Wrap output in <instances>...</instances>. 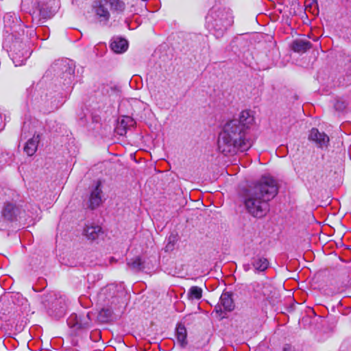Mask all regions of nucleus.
Wrapping results in <instances>:
<instances>
[{"label": "nucleus", "mask_w": 351, "mask_h": 351, "mask_svg": "<svg viewBox=\"0 0 351 351\" xmlns=\"http://www.w3.org/2000/svg\"><path fill=\"white\" fill-rule=\"evenodd\" d=\"M257 137V132H247L236 125V122L230 121L219 136L218 149L225 156L238 151L245 152L252 147Z\"/></svg>", "instance_id": "nucleus-1"}, {"label": "nucleus", "mask_w": 351, "mask_h": 351, "mask_svg": "<svg viewBox=\"0 0 351 351\" xmlns=\"http://www.w3.org/2000/svg\"><path fill=\"white\" fill-rule=\"evenodd\" d=\"M244 205L247 212L255 217H263L269 211L268 201L263 198L251 187L244 194Z\"/></svg>", "instance_id": "nucleus-2"}, {"label": "nucleus", "mask_w": 351, "mask_h": 351, "mask_svg": "<svg viewBox=\"0 0 351 351\" xmlns=\"http://www.w3.org/2000/svg\"><path fill=\"white\" fill-rule=\"evenodd\" d=\"M251 188L268 202L272 199L278 192L276 180L270 176H263Z\"/></svg>", "instance_id": "nucleus-3"}, {"label": "nucleus", "mask_w": 351, "mask_h": 351, "mask_svg": "<svg viewBox=\"0 0 351 351\" xmlns=\"http://www.w3.org/2000/svg\"><path fill=\"white\" fill-rule=\"evenodd\" d=\"M110 3L111 1H94L91 12L95 14L99 22L107 23L109 21Z\"/></svg>", "instance_id": "nucleus-4"}, {"label": "nucleus", "mask_w": 351, "mask_h": 351, "mask_svg": "<svg viewBox=\"0 0 351 351\" xmlns=\"http://www.w3.org/2000/svg\"><path fill=\"white\" fill-rule=\"evenodd\" d=\"M232 122H236V125L242 128L247 132H256L252 128V125L254 122V117L250 110H243L240 112L239 119L231 120Z\"/></svg>", "instance_id": "nucleus-5"}, {"label": "nucleus", "mask_w": 351, "mask_h": 351, "mask_svg": "<svg viewBox=\"0 0 351 351\" xmlns=\"http://www.w3.org/2000/svg\"><path fill=\"white\" fill-rule=\"evenodd\" d=\"M308 139L315 143L319 147H327L329 137L324 132H320L317 128H313L309 133Z\"/></svg>", "instance_id": "nucleus-6"}, {"label": "nucleus", "mask_w": 351, "mask_h": 351, "mask_svg": "<svg viewBox=\"0 0 351 351\" xmlns=\"http://www.w3.org/2000/svg\"><path fill=\"white\" fill-rule=\"evenodd\" d=\"M289 5H286L287 7L290 6L293 8V14H296L302 10L303 7H305V10L309 12H312L313 14H319V5L318 1H309V4H306V1H304V5H300V1H288Z\"/></svg>", "instance_id": "nucleus-7"}, {"label": "nucleus", "mask_w": 351, "mask_h": 351, "mask_svg": "<svg viewBox=\"0 0 351 351\" xmlns=\"http://www.w3.org/2000/svg\"><path fill=\"white\" fill-rule=\"evenodd\" d=\"M101 182L98 181L94 190L91 192L89 198V207L91 209H95L98 207L101 202Z\"/></svg>", "instance_id": "nucleus-8"}, {"label": "nucleus", "mask_w": 351, "mask_h": 351, "mask_svg": "<svg viewBox=\"0 0 351 351\" xmlns=\"http://www.w3.org/2000/svg\"><path fill=\"white\" fill-rule=\"evenodd\" d=\"M233 294L230 291H223L219 299L220 304L223 307L226 311H232L235 305L232 298Z\"/></svg>", "instance_id": "nucleus-9"}, {"label": "nucleus", "mask_w": 351, "mask_h": 351, "mask_svg": "<svg viewBox=\"0 0 351 351\" xmlns=\"http://www.w3.org/2000/svg\"><path fill=\"white\" fill-rule=\"evenodd\" d=\"M313 47L312 43L306 40L296 39L291 44V49L296 53H304Z\"/></svg>", "instance_id": "nucleus-10"}, {"label": "nucleus", "mask_w": 351, "mask_h": 351, "mask_svg": "<svg viewBox=\"0 0 351 351\" xmlns=\"http://www.w3.org/2000/svg\"><path fill=\"white\" fill-rule=\"evenodd\" d=\"M177 342L182 348H185L188 344L187 330L184 325L178 324L176 330Z\"/></svg>", "instance_id": "nucleus-11"}, {"label": "nucleus", "mask_w": 351, "mask_h": 351, "mask_svg": "<svg viewBox=\"0 0 351 351\" xmlns=\"http://www.w3.org/2000/svg\"><path fill=\"white\" fill-rule=\"evenodd\" d=\"M40 141V135L38 134L36 136H34L32 138L29 139L25 143L23 150L26 153V154L29 156H33L37 149L38 145Z\"/></svg>", "instance_id": "nucleus-12"}, {"label": "nucleus", "mask_w": 351, "mask_h": 351, "mask_svg": "<svg viewBox=\"0 0 351 351\" xmlns=\"http://www.w3.org/2000/svg\"><path fill=\"white\" fill-rule=\"evenodd\" d=\"M84 231L86 237L91 241L97 239L104 233L99 226H86Z\"/></svg>", "instance_id": "nucleus-13"}, {"label": "nucleus", "mask_w": 351, "mask_h": 351, "mask_svg": "<svg viewBox=\"0 0 351 351\" xmlns=\"http://www.w3.org/2000/svg\"><path fill=\"white\" fill-rule=\"evenodd\" d=\"M252 265L256 271L262 272L267 270L269 267L268 259L263 256H257L252 262Z\"/></svg>", "instance_id": "nucleus-14"}, {"label": "nucleus", "mask_w": 351, "mask_h": 351, "mask_svg": "<svg viewBox=\"0 0 351 351\" xmlns=\"http://www.w3.org/2000/svg\"><path fill=\"white\" fill-rule=\"evenodd\" d=\"M128 41L124 38H118L110 44L111 49L117 53L125 52L128 49Z\"/></svg>", "instance_id": "nucleus-15"}, {"label": "nucleus", "mask_w": 351, "mask_h": 351, "mask_svg": "<svg viewBox=\"0 0 351 351\" xmlns=\"http://www.w3.org/2000/svg\"><path fill=\"white\" fill-rule=\"evenodd\" d=\"M14 210L15 206L13 204L8 203L5 205L2 210V215L5 219L12 221L14 215Z\"/></svg>", "instance_id": "nucleus-16"}, {"label": "nucleus", "mask_w": 351, "mask_h": 351, "mask_svg": "<svg viewBox=\"0 0 351 351\" xmlns=\"http://www.w3.org/2000/svg\"><path fill=\"white\" fill-rule=\"evenodd\" d=\"M188 295L191 299L199 300L202 297V289L197 286H193L189 289Z\"/></svg>", "instance_id": "nucleus-17"}, {"label": "nucleus", "mask_w": 351, "mask_h": 351, "mask_svg": "<svg viewBox=\"0 0 351 351\" xmlns=\"http://www.w3.org/2000/svg\"><path fill=\"white\" fill-rule=\"evenodd\" d=\"M110 7L117 14L123 12L125 9L124 1H111Z\"/></svg>", "instance_id": "nucleus-18"}, {"label": "nucleus", "mask_w": 351, "mask_h": 351, "mask_svg": "<svg viewBox=\"0 0 351 351\" xmlns=\"http://www.w3.org/2000/svg\"><path fill=\"white\" fill-rule=\"evenodd\" d=\"M128 265L132 269L136 270H141L142 269V261L139 256L135 257L134 259H131Z\"/></svg>", "instance_id": "nucleus-19"}, {"label": "nucleus", "mask_w": 351, "mask_h": 351, "mask_svg": "<svg viewBox=\"0 0 351 351\" xmlns=\"http://www.w3.org/2000/svg\"><path fill=\"white\" fill-rule=\"evenodd\" d=\"M54 10H46L45 8H40V14L44 17V18H50L53 14Z\"/></svg>", "instance_id": "nucleus-20"}, {"label": "nucleus", "mask_w": 351, "mask_h": 351, "mask_svg": "<svg viewBox=\"0 0 351 351\" xmlns=\"http://www.w3.org/2000/svg\"><path fill=\"white\" fill-rule=\"evenodd\" d=\"M278 3H274V8H276L277 10L280 12V13H282L285 9V6H283L282 3V1H277Z\"/></svg>", "instance_id": "nucleus-21"}, {"label": "nucleus", "mask_w": 351, "mask_h": 351, "mask_svg": "<svg viewBox=\"0 0 351 351\" xmlns=\"http://www.w3.org/2000/svg\"><path fill=\"white\" fill-rule=\"evenodd\" d=\"M283 350H284V351H293V348H292L290 345L287 344V345L285 346V348H284Z\"/></svg>", "instance_id": "nucleus-22"}, {"label": "nucleus", "mask_w": 351, "mask_h": 351, "mask_svg": "<svg viewBox=\"0 0 351 351\" xmlns=\"http://www.w3.org/2000/svg\"><path fill=\"white\" fill-rule=\"evenodd\" d=\"M233 22L234 21H233L232 17H230V20L228 22V26H231L232 25Z\"/></svg>", "instance_id": "nucleus-23"}, {"label": "nucleus", "mask_w": 351, "mask_h": 351, "mask_svg": "<svg viewBox=\"0 0 351 351\" xmlns=\"http://www.w3.org/2000/svg\"><path fill=\"white\" fill-rule=\"evenodd\" d=\"M261 293H262L263 295H266V293H265L264 291H261Z\"/></svg>", "instance_id": "nucleus-24"}]
</instances>
